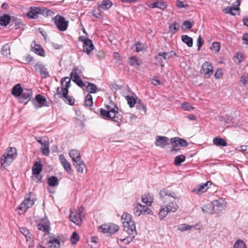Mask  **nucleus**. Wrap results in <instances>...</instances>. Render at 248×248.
Here are the masks:
<instances>
[{
    "label": "nucleus",
    "mask_w": 248,
    "mask_h": 248,
    "mask_svg": "<svg viewBox=\"0 0 248 248\" xmlns=\"http://www.w3.org/2000/svg\"><path fill=\"white\" fill-rule=\"evenodd\" d=\"M31 50L35 54L40 56H44L45 52L43 48L40 45L36 44L34 41V46L31 45Z\"/></svg>",
    "instance_id": "nucleus-25"
},
{
    "label": "nucleus",
    "mask_w": 248,
    "mask_h": 248,
    "mask_svg": "<svg viewBox=\"0 0 248 248\" xmlns=\"http://www.w3.org/2000/svg\"><path fill=\"white\" fill-rule=\"evenodd\" d=\"M35 99L37 102L41 105L44 104L46 101V99L44 96L39 94L36 95Z\"/></svg>",
    "instance_id": "nucleus-56"
},
{
    "label": "nucleus",
    "mask_w": 248,
    "mask_h": 248,
    "mask_svg": "<svg viewBox=\"0 0 248 248\" xmlns=\"http://www.w3.org/2000/svg\"><path fill=\"white\" fill-rule=\"evenodd\" d=\"M186 159V157L184 155H181L176 156L174 158V164L175 166H178L184 162Z\"/></svg>",
    "instance_id": "nucleus-45"
},
{
    "label": "nucleus",
    "mask_w": 248,
    "mask_h": 248,
    "mask_svg": "<svg viewBox=\"0 0 248 248\" xmlns=\"http://www.w3.org/2000/svg\"><path fill=\"white\" fill-rule=\"evenodd\" d=\"M11 17L8 15H4L0 16V25L3 26H7L11 23Z\"/></svg>",
    "instance_id": "nucleus-35"
},
{
    "label": "nucleus",
    "mask_w": 248,
    "mask_h": 248,
    "mask_svg": "<svg viewBox=\"0 0 248 248\" xmlns=\"http://www.w3.org/2000/svg\"><path fill=\"white\" fill-rule=\"evenodd\" d=\"M36 140L42 146H46L47 145H49V142L48 140L46 138L43 137L42 138H41L40 137L36 138Z\"/></svg>",
    "instance_id": "nucleus-51"
},
{
    "label": "nucleus",
    "mask_w": 248,
    "mask_h": 248,
    "mask_svg": "<svg viewBox=\"0 0 248 248\" xmlns=\"http://www.w3.org/2000/svg\"><path fill=\"white\" fill-rule=\"evenodd\" d=\"M178 208L177 203L173 202H170L167 204L162 205L158 213L160 219L162 220L169 212H175Z\"/></svg>",
    "instance_id": "nucleus-2"
},
{
    "label": "nucleus",
    "mask_w": 248,
    "mask_h": 248,
    "mask_svg": "<svg viewBox=\"0 0 248 248\" xmlns=\"http://www.w3.org/2000/svg\"><path fill=\"white\" fill-rule=\"evenodd\" d=\"M155 59L162 67L167 62V60H168L166 52H159L157 55L155 56Z\"/></svg>",
    "instance_id": "nucleus-18"
},
{
    "label": "nucleus",
    "mask_w": 248,
    "mask_h": 248,
    "mask_svg": "<svg viewBox=\"0 0 248 248\" xmlns=\"http://www.w3.org/2000/svg\"><path fill=\"white\" fill-rule=\"evenodd\" d=\"M106 110L112 114L113 118V122L116 124V125L120 126L122 121V116L119 113V108L115 105L112 106L106 105Z\"/></svg>",
    "instance_id": "nucleus-4"
},
{
    "label": "nucleus",
    "mask_w": 248,
    "mask_h": 248,
    "mask_svg": "<svg viewBox=\"0 0 248 248\" xmlns=\"http://www.w3.org/2000/svg\"><path fill=\"white\" fill-rule=\"evenodd\" d=\"M47 183L49 186L51 187H54L59 185V182L56 176H51L47 178Z\"/></svg>",
    "instance_id": "nucleus-30"
},
{
    "label": "nucleus",
    "mask_w": 248,
    "mask_h": 248,
    "mask_svg": "<svg viewBox=\"0 0 248 248\" xmlns=\"http://www.w3.org/2000/svg\"><path fill=\"white\" fill-rule=\"evenodd\" d=\"M17 150L15 147H10L7 148V151L5 153L0 161L2 165H8L10 164L16 157Z\"/></svg>",
    "instance_id": "nucleus-3"
},
{
    "label": "nucleus",
    "mask_w": 248,
    "mask_h": 248,
    "mask_svg": "<svg viewBox=\"0 0 248 248\" xmlns=\"http://www.w3.org/2000/svg\"><path fill=\"white\" fill-rule=\"evenodd\" d=\"M71 78L65 77L61 80V84L62 87H58L57 88V94L58 95H66L68 93V89L71 86Z\"/></svg>",
    "instance_id": "nucleus-7"
},
{
    "label": "nucleus",
    "mask_w": 248,
    "mask_h": 248,
    "mask_svg": "<svg viewBox=\"0 0 248 248\" xmlns=\"http://www.w3.org/2000/svg\"><path fill=\"white\" fill-rule=\"evenodd\" d=\"M121 221L123 224L124 230L133 237L135 236L137 234V231L135 222L131 219V216L128 213H124L122 216Z\"/></svg>",
    "instance_id": "nucleus-1"
},
{
    "label": "nucleus",
    "mask_w": 248,
    "mask_h": 248,
    "mask_svg": "<svg viewBox=\"0 0 248 248\" xmlns=\"http://www.w3.org/2000/svg\"><path fill=\"white\" fill-rule=\"evenodd\" d=\"M213 143L217 146H226L227 145V142L223 139L219 137H217L213 139Z\"/></svg>",
    "instance_id": "nucleus-37"
},
{
    "label": "nucleus",
    "mask_w": 248,
    "mask_h": 248,
    "mask_svg": "<svg viewBox=\"0 0 248 248\" xmlns=\"http://www.w3.org/2000/svg\"><path fill=\"white\" fill-rule=\"evenodd\" d=\"M40 13V7H30L27 16L31 18L35 19L38 17Z\"/></svg>",
    "instance_id": "nucleus-22"
},
{
    "label": "nucleus",
    "mask_w": 248,
    "mask_h": 248,
    "mask_svg": "<svg viewBox=\"0 0 248 248\" xmlns=\"http://www.w3.org/2000/svg\"><path fill=\"white\" fill-rule=\"evenodd\" d=\"M194 25V22H190L188 20H186L183 23V25L187 29H190L192 28Z\"/></svg>",
    "instance_id": "nucleus-63"
},
{
    "label": "nucleus",
    "mask_w": 248,
    "mask_h": 248,
    "mask_svg": "<svg viewBox=\"0 0 248 248\" xmlns=\"http://www.w3.org/2000/svg\"><path fill=\"white\" fill-rule=\"evenodd\" d=\"M98 230L103 233L112 234L118 231L119 226L114 224H105L99 226Z\"/></svg>",
    "instance_id": "nucleus-8"
},
{
    "label": "nucleus",
    "mask_w": 248,
    "mask_h": 248,
    "mask_svg": "<svg viewBox=\"0 0 248 248\" xmlns=\"http://www.w3.org/2000/svg\"><path fill=\"white\" fill-rule=\"evenodd\" d=\"M34 203L33 200H31L29 195H26L24 200L18 207V209L25 212L28 208H31Z\"/></svg>",
    "instance_id": "nucleus-10"
},
{
    "label": "nucleus",
    "mask_w": 248,
    "mask_h": 248,
    "mask_svg": "<svg viewBox=\"0 0 248 248\" xmlns=\"http://www.w3.org/2000/svg\"><path fill=\"white\" fill-rule=\"evenodd\" d=\"M1 54L6 57L10 56V46L8 44L4 45L1 50Z\"/></svg>",
    "instance_id": "nucleus-46"
},
{
    "label": "nucleus",
    "mask_w": 248,
    "mask_h": 248,
    "mask_svg": "<svg viewBox=\"0 0 248 248\" xmlns=\"http://www.w3.org/2000/svg\"><path fill=\"white\" fill-rule=\"evenodd\" d=\"M211 204L212 205V208L214 211L221 210L223 207V204L221 202V200H215L212 202Z\"/></svg>",
    "instance_id": "nucleus-38"
},
{
    "label": "nucleus",
    "mask_w": 248,
    "mask_h": 248,
    "mask_svg": "<svg viewBox=\"0 0 248 248\" xmlns=\"http://www.w3.org/2000/svg\"><path fill=\"white\" fill-rule=\"evenodd\" d=\"M59 97L62 98L63 101L71 106L74 104L75 99L72 96H68V94L66 95H58Z\"/></svg>",
    "instance_id": "nucleus-33"
},
{
    "label": "nucleus",
    "mask_w": 248,
    "mask_h": 248,
    "mask_svg": "<svg viewBox=\"0 0 248 248\" xmlns=\"http://www.w3.org/2000/svg\"><path fill=\"white\" fill-rule=\"evenodd\" d=\"M71 78L65 77L61 80V84L62 87H58L57 88V94L58 95H66L68 93V89L71 86Z\"/></svg>",
    "instance_id": "nucleus-6"
},
{
    "label": "nucleus",
    "mask_w": 248,
    "mask_h": 248,
    "mask_svg": "<svg viewBox=\"0 0 248 248\" xmlns=\"http://www.w3.org/2000/svg\"><path fill=\"white\" fill-rule=\"evenodd\" d=\"M240 82L243 83V85H245L248 83V74H243L240 79Z\"/></svg>",
    "instance_id": "nucleus-59"
},
{
    "label": "nucleus",
    "mask_w": 248,
    "mask_h": 248,
    "mask_svg": "<svg viewBox=\"0 0 248 248\" xmlns=\"http://www.w3.org/2000/svg\"><path fill=\"white\" fill-rule=\"evenodd\" d=\"M159 195L161 199L164 202H166L167 200H168L170 197L173 198L175 199L177 198V197L174 192L168 191L165 189L161 190L160 191Z\"/></svg>",
    "instance_id": "nucleus-16"
},
{
    "label": "nucleus",
    "mask_w": 248,
    "mask_h": 248,
    "mask_svg": "<svg viewBox=\"0 0 248 248\" xmlns=\"http://www.w3.org/2000/svg\"><path fill=\"white\" fill-rule=\"evenodd\" d=\"M133 212L136 216H140L141 214L148 215L151 212V210L148 206L138 203L135 205Z\"/></svg>",
    "instance_id": "nucleus-9"
},
{
    "label": "nucleus",
    "mask_w": 248,
    "mask_h": 248,
    "mask_svg": "<svg viewBox=\"0 0 248 248\" xmlns=\"http://www.w3.org/2000/svg\"><path fill=\"white\" fill-rule=\"evenodd\" d=\"M48 245L50 247L53 248H59L60 247V242L59 240L55 238L51 239L48 241Z\"/></svg>",
    "instance_id": "nucleus-42"
},
{
    "label": "nucleus",
    "mask_w": 248,
    "mask_h": 248,
    "mask_svg": "<svg viewBox=\"0 0 248 248\" xmlns=\"http://www.w3.org/2000/svg\"><path fill=\"white\" fill-rule=\"evenodd\" d=\"M69 219L74 223L78 225H81L82 222V219L81 217L80 211L76 213L71 211L69 215Z\"/></svg>",
    "instance_id": "nucleus-12"
},
{
    "label": "nucleus",
    "mask_w": 248,
    "mask_h": 248,
    "mask_svg": "<svg viewBox=\"0 0 248 248\" xmlns=\"http://www.w3.org/2000/svg\"><path fill=\"white\" fill-rule=\"evenodd\" d=\"M69 155L72 158V161H75V159L80 156L79 152L76 150H71L69 152Z\"/></svg>",
    "instance_id": "nucleus-47"
},
{
    "label": "nucleus",
    "mask_w": 248,
    "mask_h": 248,
    "mask_svg": "<svg viewBox=\"0 0 248 248\" xmlns=\"http://www.w3.org/2000/svg\"><path fill=\"white\" fill-rule=\"evenodd\" d=\"M73 161L74 162V165L75 166L78 171L82 173L84 168H85V165L83 161L81 160V156L79 157L77 159H75V161Z\"/></svg>",
    "instance_id": "nucleus-21"
},
{
    "label": "nucleus",
    "mask_w": 248,
    "mask_h": 248,
    "mask_svg": "<svg viewBox=\"0 0 248 248\" xmlns=\"http://www.w3.org/2000/svg\"><path fill=\"white\" fill-rule=\"evenodd\" d=\"M125 99L130 108L133 107L137 101L133 96L129 95H126Z\"/></svg>",
    "instance_id": "nucleus-48"
},
{
    "label": "nucleus",
    "mask_w": 248,
    "mask_h": 248,
    "mask_svg": "<svg viewBox=\"0 0 248 248\" xmlns=\"http://www.w3.org/2000/svg\"><path fill=\"white\" fill-rule=\"evenodd\" d=\"M180 25L179 23L174 22L169 26V30L172 33H175L178 30Z\"/></svg>",
    "instance_id": "nucleus-50"
},
{
    "label": "nucleus",
    "mask_w": 248,
    "mask_h": 248,
    "mask_svg": "<svg viewBox=\"0 0 248 248\" xmlns=\"http://www.w3.org/2000/svg\"><path fill=\"white\" fill-rule=\"evenodd\" d=\"M93 104L92 96L88 93L85 97L84 101V105L86 107H90Z\"/></svg>",
    "instance_id": "nucleus-49"
},
{
    "label": "nucleus",
    "mask_w": 248,
    "mask_h": 248,
    "mask_svg": "<svg viewBox=\"0 0 248 248\" xmlns=\"http://www.w3.org/2000/svg\"><path fill=\"white\" fill-rule=\"evenodd\" d=\"M79 237L78 233L76 232H73L71 237H70V241L71 243L75 245L77 244V242L79 240Z\"/></svg>",
    "instance_id": "nucleus-53"
},
{
    "label": "nucleus",
    "mask_w": 248,
    "mask_h": 248,
    "mask_svg": "<svg viewBox=\"0 0 248 248\" xmlns=\"http://www.w3.org/2000/svg\"><path fill=\"white\" fill-rule=\"evenodd\" d=\"M32 94V91L31 89L24 88L23 92L21 93L20 97L19 98V102L22 103L23 101L30 99Z\"/></svg>",
    "instance_id": "nucleus-20"
},
{
    "label": "nucleus",
    "mask_w": 248,
    "mask_h": 248,
    "mask_svg": "<svg viewBox=\"0 0 248 248\" xmlns=\"http://www.w3.org/2000/svg\"><path fill=\"white\" fill-rule=\"evenodd\" d=\"M97 4L99 10H108L112 5L110 0H103L102 1H99Z\"/></svg>",
    "instance_id": "nucleus-23"
},
{
    "label": "nucleus",
    "mask_w": 248,
    "mask_h": 248,
    "mask_svg": "<svg viewBox=\"0 0 248 248\" xmlns=\"http://www.w3.org/2000/svg\"><path fill=\"white\" fill-rule=\"evenodd\" d=\"M134 46L136 47L135 50L138 52L143 50L144 48V45L140 43L135 44Z\"/></svg>",
    "instance_id": "nucleus-61"
},
{
    "label": "nucleus",
    "mask_w": 248,
    "mask_h": 248,
    "mask_svg": "<svg viewBox=\"0 0 248 248\" xmlns=\"http://www.w3.org/2000/svg\"><path fill=\"white\" fill-rule=\"evenodd\" d=\"M128 62L131 66L140 65L142 64L141 60L139 59L136 56H132L128 59Z\"/></svg>",
    "instance_id": "nucleus-34"
},
{
    "label": "nucleus",
    "mask_w": 248,
    "mask_h": 248,
    "mask_svg": "<svg viewBox=\"0 0 248 248\" xmlns=\"http://www.w3.org/2000/svg\"><path fill=\"white\" fill-rule=\"evenodd\" d=\"M82 41L83 43V48L84 52H86L87 54H90L94 48V45L92 40L89 39H84V40Z\"/></svg>",
    "instance_id": "nucleus-14"
},
{
    "label": "nucleus",
    "mask_w": 248,
    "mask_h": 248,
    "mask_svg": "<svg viewBox=\"0 0 248 248\" xmlns=\"http://www.w3.org/2000/svg\"><path fill=\"white\" fill-rule=\"evenodd\" d=\"M20 232L24 235L27 241H28L29 239H31V235L29 231L27 229L25 228H20Z\"/></svg>",
    "instance_id": "nucleus-52"
},
{
    "label": "nucleus",
    "mask_w": 248,
    "mask_h": 248,
    "mask_svg": "<svg viewBox=\"0 0 248 248\" xmlns=\"http://www.w3.org/2000/svg\"><path fill=\"white\" fill-rule=\"evenodd\" d=\"M181 107L183 109L187 111L193 110L194 108L193 107L190 106L189 104L187 103H182L181 105Z\"/></svg>",
    "instance_id": "nucleus-58"
},
{
    "label": "nucleus",
    "mask_w": 248,
    "mask_h": 248,
    "mask_svg": "<svg viewBox=\"0 0 248 248\" xmlns=\"http://www.w3.org/2000/svg\"><path fill=\"white\" fill-rule=\"evenodd\" d=\"M233 248H246V244L243 241L238 240L235 242Z\"/></svg>",
    "instance_id": "nucleus-55"
},
{
    "label": "nucleus",
    "mask_w": 248,
    "mask_h": 248,
    "mask_svg": "<svg viewBox=\"0 0 248 248\" xmlns=\"http://www.w3.org/2000/svg\"><path fill=\"white\" fill-rule=\"evenodd\" d=\"M62 166L68 173H69V174L71 173V165H70V163L68 161L66 162V163L62 164Z\"/></svg>",
    "instance_id": "nucleus-60"
},
{
    "label": "nucleus",
    "mask_w": 248,
    "mask_h": 248,
    "mask_svg": "<svg viewBox=\"0 0 248 248\" xmlns=\"http://www.w3.org/2000/svg\"><path fill=\"white\" fill-rule=\"evenodd\" d=\"M43 165L41 162H35L32 167L33 174H40L42 170Z\"/></svg>",
    "instance_id": "nucleus-29"
},
{
    "label": "nucleus",
    "mask_w": 248,
    "mask_h": 248,
    "mask_svg": "<svg viewBox=\"0 0 248 248\" xmlns=\"http://www.w3.org/2000/svg\"><path fill=\"white\" fill-rule=\"evenodd\" d=\"M52 20L57 29L61 31H65L69 24V21L66 20L64 17L60 15H56L52 18Z\"/></svg>",
    "instance_id": "nucleus-5"
},
{
    "label": "nucleus",
    "mask_w": 248,
    "mask_h": 248,
    "mask_svg": "<svg viewBox=\"0 0 248 248\" xmlns=\"http://www.w3.org/2000/svg\"><path fill=\"white\" fill-rule=\"evenodd\" d=\"M141 201L148 206H151L153 202V198L149 194L145 195V196L142 198Z\"/></svg>",
    "instance_id": "nucleus-44"
},
{
    "label": "nucleus",
    "mask_w": 248,
    "mask_h": 248,
    "mask_svg": "<svg viewBox=\"0 0 248 248\" xmlns=\"http://www.w3.org/2000/svg\"><path fill=\"white\" fill-rule=\"evenodd\" d=\"M191 229V226L190 225H188L186 224H182L179 227V230L182 232L186 231V230H189Z\"/></svg>",
    "instance_id": "nucleus-62"
},
{
    "label": "nucleus",
    "mask_w": 248,
    "mask_h": 248,
    "mask_svg": "<svg viewBox=\"0 0 248 248\" xmlns=\"http://www.w3.org/2000/svg\"><path fill=\"white\" fill-rule=\"evenodd\" d=\"M135 236L133 237V236L130 235V236H127L124 239H121V241L123 242L124 244L127 245L131 242L133 240V238Z\"/></svg>",
    "instance_id": "nucleus-64"
},
{
    "label": "nucleus",
    "mask_w": 248,
    "mask_h": 248,
    "mask_svg": "<svg viewBox=\"0 0 248 248\" xmlns=\"http://www.w3.org/2000/svg\"><path fill=\"white\" fill-rule=\"evenodd\" d=\"M167 6L166 2L159 1L154 2L151 4V8H158L160 9H164Z\"/></svg>",
    "instance_id": "nucleus-43"
},
{
    "label": "nucleus",
    "mask_w": 248,
    "mask_h": 248,
    "mask_svg": "<svg viewBox=\"0 0 248 248\" xmlns=\"http://www.w3.org/2000/svg\"><path fill=\"white\" fill-rule=\"evenodd\" d=\"M77 68H74L73 71L70 74V77L71 79L76 83L79 87L83 88L85 86L84 83L80 79V77L78 75L76 71Z\"/></svg>",
    "instance_id": "nucleus-11"
},
{
    "label": "nucleus",
    "mask_w": 248,
    "mask_h": 248,
    "mask_svg": "<svg viewBox=\"0 0 248 248\" xmlns=\"http://www.w3.org/2000/svg\"><path fill=\"white\" fill-rule=\"evenodd\" d=\"M202 211L204 213H209L213 214V211H214V210H213L212 204L210 203L204 205L202 207Z\"/></svg>",
    "instance_id": "nucleus-54"
},
{
    "label": "nucleus",
    "mask_w": 248,
    "mask_h": 248,
    "mask_svg": "<svg viewBox=\"0 0 248 248\" xmlns=\"http://www.w3.org/2000/svg\"><path fill=\"white\" fill-rule=\"evenodd\" d=\"M34 67L36 70H39L40 74L43 78H46L49 76L46 68H45L43 64L36 63L34 65Z\"/></svg>",
    "instance_id": "nucleus-17"
},
{
    "label": "nucleus",
    "mask_w": 248,
    "mask_h": 248,
    "mask_svg": "<svg viewBox=\"0 0 248 248\" xmlns=\"http://www.w3.org/2000/svg\"><path fill=\"white\" fill-rule=\"evenodd\" d=\"M171 144H177L182 147H186L188 146V143L187 141L179 137L172 138L170 140Z\"/></svg>",
    "instance_id": "nucleus-24"
},
{
    "label": "nucleus",
    "mask_w": 248,
    "mask_h": 248,
    "mask_svg": "<svg viewBox=\"0 0 248 248\" xmlns=\"http://www.w3.org/2000/svg\"><path fill=\"white\" fill-rule=\"evenodd\" d=\"M135 105L136 108L140 110V113L142 115H144L146 113V106L145 105L143 104V103L141 100L139 99L137 100Z\"/></svg>",
    "instance_id": "nucleus-28"
},
{
    "label": "nucleus",
    "mask_w": 248,
    "mask_h": 248,
    "mask_svg": "<svg viewBox=\"0 0 248 248\" xmlns=\"http://www.w3.org/2000/svg\"><path fill=\"white\" fill-rule=\"evenodd\" d=\"M100 115L101 117L107 120H112L113 121V118L112 116V114L109 113L106 109H104L102 108L100 109Z\"/></svg>",
    "instance_id": "nucleus-39"
},
{
    "label": "nucleus",
    "mask_w": 248,
    "mask_h": 248,
    "mask_svg": "<svg viewBox=\"0 0 248 248\" xmlns=\"http://www.w3.org/2000/svg\"><path fill=\"white\" fill-rule=\"evenodd\" d=\"M211 184V182L210 181H207L206 183L201 185H198L193 190V192H203L207 190L209 188V185Z\"/></svg>",
    "instance_id": "nucleus-26"
},
{
    "label": "nucleus",
    "mask_w": 248,
    "mask_h": 248,
    "mask_svg": "<svg viewBox=\"0 0 248 248\" xmlns=\"http://www.w3.org/2000/svg\"><path fill=\"white\" fill-rule=\"evenodd\" d=\"M201 72L204 74L205 76L208 78L213 73V67L208 62H206L202 64Z\"/></svg>",
    "instance_id": "nucleus-15"
},
{
    "label": "nucleus",
    "mask_w": 248,
    "mask_h": 248,
    "mask_svg": "<svg viewBox=\"0 0 248 248\" xmlns=\"http://www.w3.org/2000/svg\"><path fill=\"white\" fill-rule=\"evenodd\" d=\"M240 4V1L239 0H236L234 3H233V6L227 7L225 9V12L227 14H230L232 16H235V13L233 12L234 11H239L240 8L239 7Z\"/></svg>",
    "instance_id": "nucleus-19"
},
{
    "label": "nucleus",
    "mask_w": 248,
    "mask_h": 248,
    "mask_svg": "<svg viewBox=\"0 0 248 248\" xmlns=\"http://www.w3.org/2000/svg\"><path fill=\"white\" fill-rule=\"evenodd\" d=\"M220 44L218 42H217L213 43L211 47V49L213 50H214L216 52H218L220 50Z\"/></svg>",
    "instance_id": "nucleus-57"
},
{
    "label": "nucleus",
    "mask_w": 248,
    "mask_h": 248,
    "mask_svg": "<svg viewBox=\"0 0 248 248\" xmlns=\"http://www.w3.org/2000/svg\"><path fill=\"white\" fill-rule=\"evenodd\" d=\"M11 23L12 25H14L15 28L16 29L20 28L23 25L21 20L14 16L11 17Z\"/></svg>",
    "instance_id": "nucleus-40"
},
{
    "label": "nucleus",
    "mask_w": 248,
    "mask_h": 248,
    "mask_svg": "<svg viewBox=\"0 0 248 248\" xmlns=\"http://www.w3.org/2000/svg\"><path fill=\"white\" fill-rule=\"evenodd\" d=\"M169 139L166 137L158 136L156 138L155 145L161 147H165L169 145Z\"/></svg>",
    "instance_id": "nucleus-13"
},
{
    "label": "nucleus",
    "mask_w": 248,
    "mask_h": 248,
    "mask_svg": "<svg viewBox=\"0 0 248 248\" xmlns=\"http://www.w3.org/2000/svg\"><path fill=\"white\" fill-rule=\"evenodd\" d=\"M182 41L187 45L188 47H191L193 46V39L191 37L187 35H183L181 37Z\"/></svg>",
    "instance_id": "nucleus-41"
},
{
    "label": "nucleus",
    "mask_w": 248,
    "mask_h": 248,
    "mask_svg": "<svg viewBox=\"0 0 248 248\" xmlns=\"http://www.w3.org/2000/svg\"><path fill=\"white\" fill-rule=\"evenodd\" d=\"M88 85L86 87V90L90 93H95L99 91L97 86L93 83L88 82Z\"/></svg>",
    "instance_id": "nucleus-36"
},
{
    "label": "nucleus",
    "mask_w": 248,
    "mask_h": 248,
    "mask_svg": "<svg viewBox=\"0 0 248 248\" xmlns=\"http://www.w3.org/2000/svg\"><path fill=\"white\" fill-rule=\"evenodd\" d=\"M40 15H42L46 17H52L54 14V12L46 7H40Z\"/></svg>",
    "instance_id": "nucleus-32"
},
{
    "label": "nucleus",
    "mask_w": 248,
    "mask_h": 248,
    "mask_svg": "<svg viewBox=\"0 0 248 248\" xmlns=\"http://www.w3.org/2000/svg\"><path fill=\"white\" fill-rule=\"evenodd\" d=\"M22 92H23V88L19 84H17L13 87L11 93L14 96L19 97L20 96Z\"/></svg>",
    "instance_id": "nucleus-27"
},
{
    "label": "nucleus",
    "mask_w": 248,
    "mask_h": 248,
    "mask_svg": "<svg viewBox=\"0 0 248 248\" xmlns=\"http://www.w3.org/2000/svg\"><path fill=\"white\" fill-rule=\"evenodd\" d=\"M37 228L38 230L42 231L45 234H48L49 231V222H44V224L40 223L37 224Z\"/></svg>",
    "instance_id": "nucleus-31"
}]
</instances>
